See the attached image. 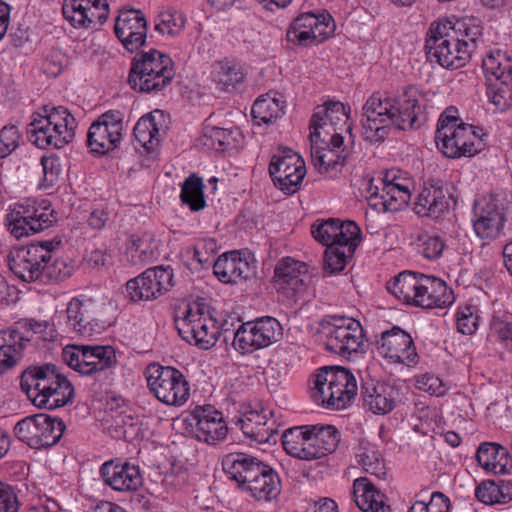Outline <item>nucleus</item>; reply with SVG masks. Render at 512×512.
<instances>
[{
  "label": "nucleus",
  "mask_w": 512,
  "mask_h": 512,
  "mask_svg": "<svg viewBox=\"0 0 512 512\" xmlns=\"http://www.w3.org/2000/svg\"><path fill=\"white\" fill-rule=\"evenodd\" d=\"M482 31L480 21L474 17L453 16L433 22L425 43L428 60L450 70L464 67L475 51Z\"/></svg>",
  "instance_id": "nucleus-1"
},
{
  "label": "nucleus",
  "mask_w": 512,
  "mask_h": 512,
  "mask_svg": "<svg viewBox=\"0 0 512 512\" xmlns=\"http://www.w3.org/2000/svg\"><path fill=\"white\" fill-rule=\"evenodd\" d=\"M416 95L404 93L394 97L387 93L375 92L362 107V134L370 143H381L392 128L408 130L414 128L420 113Z\"/></svg>",
  "instance_id": "nucleus-2"
},
{
  "label": "nucleus",
  "mask_w": 512,
  "mask_h": 512,
  "mask_svg": "<svg viewBox=\"0 0 512 512\" xmlns=\"http://www.w3.org/2000/svg\"><path fill=\"white\" fill-rule=\"evenodd\" d=\"M222 469L239 488L259 501H272L281 492L278 473L252 455L228 453L222 458Z\"/></svg>",
  "instance_id": "nucleus-3"
},
{
  "label": "nucleus",
  "mask_w": 512,
  "mask_h": 512,
  "mask_svg": "<svg viewBox=\"0 0 512 512\" xmlns=\"http://www.w3.org/2000/svg\"><path fill=\"white\" fill-rule=\"evenodd\" d=\"M387 291L404 304L423 309L446 308L455 301L453 290L442 279L404 271L387 282Z\"/></svg>",
  "instance_id": "nucleus-4"
},
{
  "label": "nucleus",
  "mask_w": 512,
  "mask_h": 512,
  "mask_svg": "<svg viewBox=\"0 0 512 512\" xmlns=\"http://www.w3.org/2000/svg\"><path fill=\"white\" fill-rule=\"evenodd\" d=\"M61 239L31 243L14 247L8 255L9 269L24 282H35L45 275L50 280L62 281L64 261L58 258L50 264Z\"/></svg>",
  "instance_id": "nucleus-5"
},
{
  "label": "nucleus",
  "mask_w": 512,
  "mask_h": 512,
  "mask_svg": "<svg viewBox=\"0 0 512 512\" xmlns=\"http://www.w3.org/2000/svg\"><path fill=\"white\" fill-rule=\"evenodd\" d=\"M456 114L457 109L448 107L439 117L435 131L436 146L448 158L474 156L484 146L482 129L461 122Z\"/></svg>",
  "instance_id": "nucleus-6"
},
{
  "label": "nucleus",
  "mask_w": 512,
  "mask_h": 512,
  "mask_svg": "<svg viewBox=\"0 0 512 512\" xmlns=\"http://www.w3.org/2000/svg\"><path fill=\"white\" fill-rule=\"evenodd\" d=\"M353 372L341 366H325L318 370L310 388L312 400L327 409L345 408L357 395Z\"/></svg>",
  "instance_id": "nucleus-7"
},
{
  "label": "nucleus",
  "mask_w": 512,
  "mask_h": 512,
  "mask_svg": "<svg viewBox=\"0 0 512 512\" xmlns=\"http://www.w3.org/2000/svg\"><path fill=\"white\" fill-rule=\"evenodd\" d=\"M174 75L171 58L158 50L151 49L133 59L128 84L137 92H158L172 81Z\"/></svg>",
  "instance_id": "nucleus-8"
},
{
  "label": "nucleus",
  "mask_w": 512,
  "mask_h": 512,
  "mask_svg": "<svg viewBox=\"0 0 512 512\" xmlns=\"http://www.w3.org/2000/svg\"><path fill=\"white\" fill-rule=\"evenodd\" d=\"M63 383L64 375L51 363L30 366L20 378L22 391L39 408L52 409L64 406V398L56 397Z\"/></svg>",
  "instance_id": "nucleus-9"
},
{
  "label": "nucleus",
  "mask_w": 512,
  "mask_h": 512,
  "mask_svg": "<svg viewBox=\"0 0 512 512\" xmlns=\"http://www.w3.org/2000/svg\"><path fill=\"white\" fill-rule=\"evenodd\" d=\"M180 336L200 349H209L216 344L220 334L217 321L205 303L193 302L187 305L183 316L175 320Z\"/></svg>",
  "instance_id": "nucleus-10"
},
{
  "label": "nucleus",
  "mask_w": 512,
  "mask_h": 512,
  "mask_svg": "<svg viewBox=\"0 0 512 512\" xmlns=\"http://www.w3.org/2000/svg\"><path fill=\"white\" fill-rule=\"evenodd\" d=\"M147 386L155 397L170 406L184 405L190 396V386L178 369L151 363L145 370Z\"/></svg>",
  "instance_id": "nucleus-11"
},
{
  "label": "nucleus",
  "mask_w": 512,
  "mask_h": 512,
  "mask_svg": "<svg viewBox=\"0 0 512 512\" xmlns=\"http://www.w3.org/2000/svg\"><path fill=\"white\" fill-rule=\"evenodd\" d=\"M322 327L328 351L342 357H349L363 349L365 334L358 320L334 315Z\"/></svg>",
  "instance_id": "nucleus-12"
},
{
  "label": "nucleus",
  "mask_w": 512,
  "mask_h": 512,
  "mask_svg": "<svg viewBox=\"0 0 512 512\" xmlns=\"http://www.w3.org/2000/svg\"><path fill=\"white\" fill-rule=\"evenodd\" d=\"M283 337L281 323L272 316H262L241 323L234 332L232 345L241 354H249L280 341Z\"/></svg>",
  "instance_id": "nucleus-13"
},
{
  "label": "nucleus",
  "mask_w": 512,
  "mask_h": 512,
  "mask_svg": "<svg viewBox=\"0 0 512 512\" xmlns=\"http://www.w3.org/2000/svg\"><path fill=\"white\" fill-rule=\"evenodd\" d=\"M471 221L478 238L494 241L503 234L506 209L496 195H481L474 200Z\"/></svg>",
  "instance_id": "nucleus-14"
},
{
  "label": "nucleus",
  "mask_w": 512,
  "mask_h": 512,
  "mask_svg": "<svg viewBox=\"0 0 512 512\" xmlns=\"http://www.w3.org/2000/svg\"><path fill=\"white\" fill-rule=\"evenodd\" d=\"M268 170L275 187L286 195L299 191L306 175L304 159L289 148H280L272 156Z\"/></svg>",
  "instance_id": "nucleus-15"
},
{
  "label": "nucleus",
  "mask_w": 512,
  "mask_h": 512,
  "mask_svg": "<svg viewBox=\"0 0 512 512\" xmlns=\"http://www.w3.org/2000/svg\"><path fill=\"white\" fill-rule=\"evenodd\" d=\"M335 30V23L329 13H302L296 17L286 32L289 43L297 46L319 44L328 39Z\"/></svg>",
  "instance_id": "nucleus-16"
},
{
  "label": "nucleus",
  "mask_w": 512,
  "mask_h": 512,
  "mask_svg": "<svg viewBox=\"0 0 512 512\" xmlns=\"http://www.w3.org/2000/svg\"><path fill=\"white\" fill-rule=\"evenodd\" d=\"M380 185H371L368 205L376 212H396L402 210L409 202L411 193L407 181L397 177L394 172H387L380 180Z\"/></svg>",
  "instance_id": "nucleus-17"
},
{
  "label": "nucleus",
  "mask_w": 512,
  "mask_h": 512,
  "mask_svg": "<svg viewBox=\"0 0 512 512\" xmlns=\"http://www.w3.org/2000/svg\"><path fill=\"white\" fill-rule=\"evenodd\" d=\"M66 364L83 375L104 371L116 364L112 346L66 345Z\"/></svg>",
  "instance_id": "nucleus-18"
},
{
  "label": "nucleus",
  "mask_w": 512,
  "mask_h": 512,
  "mask_svg": "<svg viewBox=\"0 0 512 512\" xmlns=\"http://www.w3.org/2000/svg\"><path fill=\"white\" fill-rule=\"evenodd\" d=\"M174 273L170 266H156L146 269L126 284L129 298L134 302L151 301L168 292L173 283Z\"/></svg>",
  "instance_id": "nucleus-19"
},
{
  "label": "nucleus",
  "mask_w": 512,
  "mask_h": 512,
  "mask_svg": "<svg viewBox=\"0 0 512 512\" xmlns=\"http://www.w3.org/2000/svg\"><path fill=\"white\" fill-rule=\"evenodd\" d=\"M311 142V158L316 170L330 178L337 176L349 157L344 146L341 133L331 134V137L320 136L319 141Z\"/></svg>",
  "instance_id": "nucleus-20"
},
{
  "label": "nucleus",
  "mask_w": 512,
  "mask_h": 512,
  "mask_svg": "<svg viewBox=\"0 0 512 512\" xmlns=\"http://www.w3.org/2000/svg\"><path fill=\"white\" fill-rule=\"evenodd\" d=\"M377 350L390 363L410 367L417 365L419 361L411 335L397 326L381 334L377 341Z\"/></svg>",
  "instance_id": "nucleus-21"
},
{
  "label": "nucleus",
  "mask_w": 512,
  "mask_h": 512,
  "mask_svg": "<svg viewBox=\"0 0 512 512\" xmlns=\"http://www.w3.org/2000/svg\"><path fill=\"white\" fill-rule=\"evenodd\" d=\"M189 424L195 438L209 445L223 441L228 433L222 413L210 405L197 406L189 417Z\"/></svg>",
  "instance_id": "nucleus-22"
},
{
  "label": "nucleus",
  "mask_w": 512,
  "mask_h": 512,
  "mask_svg": "<svg viewBox=\"0 0 512 512\" xmlns=\"http://www.w3.org/2000/svg\"><path fill=\"white\" fill-rule=\"evenodd\" d=\"M61 106L53 107L48 111L47 107H44V114L34 113L32 115V121L28 125L27 134L30 141L41 149H45L49 146L61 149L64 147V137L60 125L55 121V114H59Z\"/></svg>",
  "instance_id": "nucleus-23"
},
{
  "label": "nucleus",
  "mask_w": 512,
  "mask_h": 512,
  "mask_svg": "<svg viewBox=\"0 0 512 512\" xmlns=\"http://www.w3.org/2000/svg\"><path fill=\"white\" fill-rule=\"evenodd\" d=\"M147 31V21L145 15L140 10H120L115 20L114 32L127 51L135 52L143 46L146 41Z\"/></svg>",
  "instance_id": "nucleus-24"
},
{
  "label": "nucleus",
  "mask_w": 512,
  "mask_h": 512,
  "mask_svg": "<svg viewBox=\"0 0 512 512\" xmlns=\"http://www.w3.org/2000/svg\"><path fill=\"white\" fill-rule=\"evenodd\" d=\"M311 234L317 242L327 248L361 239V229L354 221H341L335 218L316 220L311 225Z\"/></svg>",
  "instance_id": "nucleus-25"
},
{
  "label": "nucleus",
  "mask_w": 512,
  "mask_h": 512,
  "mask_svg": "<svg viewBox=\"0 0 512 512\" xmlns=\"http://www.w3.org/2000/svg\"><path fill=\"white\" fill-rule=\"evenodd\" d=\"M349 117L345 106L341 102H327L322 111L315 112L310 120V141H319L320 136L331 137V134L341 133L342 130L350 131L351 127L346 126Z\"/></svg>",
  "instance_id": "nucleus-26"
},
{
  "label": "nucleus",
  "mask_w": 512,
  "mask_h": 512,
  "mask_svg": "<svg viewBox=\"0 0 512 512\" xmlns=\"http://www.w3.org/2000/svg\"><path fill=\"white\" fill-rule=\"evenodd\" d=\"M235 424L243 434L258 443L276 442L278 425L273 412L268 409L249 410L237 418Z\"/></svg>",
  "instance_id": "nucleus-27"
},
{
  "label": "nucleus",
  "mask_w": 512,
  "mask_h": 512,
  "mask_svg": "<svg viewBox=\"0 0 512 512\" xmlns=\"http://www.w3.org/2000/svg\"><path fill=\"white\" fill-rule=\"evenodd\" d=\"M104 483L118 492L136 491L142 485V475L137 465L128 461H106L100 467Z\"/></svg>",
  "instance_id": "nucleus-28"
},
{
  "label": "nucleus",
  "mask_w": 512,
  "mask_h": 512,
  "mask_svg": "<svg viewBox=\"0 0 512 512\" xmlns=\"http://www.w3.org/2000/svg\"><path fill=\"white\" fill-rule=\"evenodd\" d=\"M71 10L66 21L75 29L88 30L103 25L109 15L107 0H71Z\"/></svg>",
  "instance_id": "nucleus-29"
},
{
  "label": "nucleus",
  "mask_w": 512,
  "mask_h": 512,
  "mask_svg": "<svg viewBox=\"0 0 512 512\" xmlns=\"http://www.w3.org/2000/svg\"><path fill=\"white\" fill-rule=\"evenodd\" d=\"M363 404L374 414L385 415L390 413L399 400V389L384 382H363L361 387Z\"/></svg>",
  "instance_id": "nucleus-30"
},
{
  "label": "nucleus",
  "mask_w": 512,
  "mask_h": 512,
  "mask_svg": "<svg viewBox=\"0 0 512 512\" xmlns=\"http://www.w3.org/2000/svg\"><path fill=\"white\" fill-rule=\"evenodd\" d=\"M450 207V195L440 181L424 186L414 202V211L420 217L438 218Z\"/></svg>",
  "instance_id": "nucleus-31"
},
{
  "label": "nucleus",
  "mask_w": 512,
  "mask_h": 512,
  "mask_svg": "<svg viewBox=\"0 0 512 512\" xmlns=\"http://www.w3.org/2000/svg\"><path fill=\"white\" fill-rule=\"evenodd\" d=\"M308 272L304 262L285 257L278 262L274 271V282L278 292L294 297L304 287L303 276Z\"/></svg>",
  "instance_id": "nucleus-32"
},
{
  "label": "nucleus",
  "mask_w": 512,
  "mask_h": 512,
  "mask_svg": "<svg viewBox=\"0 0 512 512\" xmlns=\"http://www.w3.org/2000/svg\"><path fill=\"white\" fill-rule=\"evenodd\" d=\"M306 431L309 433V445L312 447L308 451L307 461L317 460L333 453L340 442V432L333 425H307Z\"/></svg>",
  "instance_id": "nucleus-33"
},
{
  "label": "nucleus",
  "mask_w": 512,
  "mask_h": 512,
  "mask_svg": "<svg viewBox=\"0 0 512 512\" xmlns=\"http://www.w3.org/2000/svg\"><path fill=\"white\" fill-rule=\"evenodd\" d=\"M213 272L225 284L247 279L252 273L249 262L238 251L224 253L213 264Z\"/></svg>",
  "instance_id": "nucleus-34"
},
{
  "label": "nucleus",
  "mask_w": 512,
  "mask_h": 512,
  "mask_svg": "<svg viewBox=\"0 0 512 512\" xmlns=\"http://www.w3.org/2000/svg\"><path fill=\"white\" fill-rule=\"evenodd\" d=\"M476 458L483 469L494 475L508 474L512 469V457L508 449L498 443H482Z\"/></svg>",
  "instance_id": "nucleus-35"
},
{
  "label": "nucleus",
  "mask_w": 512,
  "mask_h": 512,
  "mask_svg": "<svg viewBox=\"0 0 512 512\" xmlns=\"http://www.w3.org/2000/svg\"><path fill=\"white\" fill-rule=\"evenodd\" d=\"M353 498L362 512H392L386 496L366 477L354 480Z\"/></svg>",
  "instance_id": "nucleus-36"
},
{
  "label": "nucleus",
  "mask_w": 512,
  "mask_h": 512,
  "mask_svg": "<svg viewBox=\"0 0 512 512\" xmlns=\"http://www.w3.org/2000/svg\"><path fill=\"white\" fill-rule=\"evenodd\" d=\"M210 75L216 86L226 92L235 90L245 79L243 66L240 62L231 58L215 61Z\"/></svg>",
  "instance_id": "nucleus-37"
},
{
  "label": "nucleus",
  "mask_w": 512,
  "mask_h": 512,
  "mask_svg": "<svg viewBox=\"0 0 512 512\" xmlns=\"http://www.w3.org/2000/svg\"><path fill=\"white\" fill-rule=\"evenodd\" d=\"M164 114L154 110L142 116L134 127L135 139L147 150H153L160 141L163 132Z\"/></svg>",
  "instance_id": "nucleus-38"
},
{
  "label": "nucleus",
  "mask_w": 512,
  "mask_h": 512,
  "mask_svg": "<svg viewBox=\"0 0 512 512\" xmlns=\"http://www.w3.org/2000/svg\"><path fill=\"white\" fill-rule=\"evenodd\" d=\"M154 237L149 233L131 234L126 240V261L133 266H144L156 258Z\"/></svg>",
  "instance_id": "nucleus-39"
},
{
  "label": "nucleus",
  "mask_w": 512,
  "mask_h": 512,
  "mask_svg": "<svg viewBox=\"0 0 512 512\" xmlns=\"http://www.w3.org/2000/svg\"><path fill=\"white\" fill-rule=\"evenodd\" d=\"M2 340L12 347L15 355L21 359L23 351L29 347H39L37 336H34L32 318H22L16 321L11 327L2 330Z\"/></svg>",
  "instance_id": "nucleus-40"
},
{
  "label": "nucleus",
  "mask_w": 512,
  "mask_h": 512,
  "mask_svg": "<svg viewBox=\"0 0 512 512\" xmlns=\"http://www.w3.org/2000/svg\"><path fill=\"white\" fill-rule=\"evenodd\" d=\"M482 70L487 83L512 81V57L500 49L491 50L482 59Z\"/></svg>",
  "instance_id": "nucleus-41"
},
{
  "label": "nucleus",
  "mask_w": 512,
  "mask_h": 512,
  "mask_svg": "<svg viewBox=\"0 0 512 512\" xmlns=\"http://www.w3.org/2000/svg\"><path fill=\"white\" fill-rule=\"evenodd\" d=\"M30 218L27 215L23 201H20L9 206L5 216V225L10 234L15 238L28 237L39 233Z\"/></svg>",
  "instance_id": "nucleus-42"
},
{
  "label": "nucleus",
  "mask_w": 512,
  "mask_h": 512,
  "mask_svg": "<svg viewBox=\"0 0 512 512\" xmlns=\"http://www.w3.org/2000/svg\"><path fill=\"white\" fill-rule=\"evenodd\" d=\"M122 136L112 132L100 122H94L87 134V144L93 153L104 155L114 150L120 143Z\"/></svg>",
  "instance_id": "nucleus-43"
},
{
  "label": "nucleus",
  "mask_w": 512,
  "mask_h": 512,
  "mask_svg": "<svg viewBox=\"0 0 512 512\" xmlns=\"http://www.w3.org/2000/svg\"><path fill=\"white\" fill-rule=\"evenodd\" d=\"M356 459L366 473L378 479L386 477L387 469L383 456L375 445L369 442H361L356 451Z\"/></svg>",
  "instance_id": "nucleus-44"
},
{
  "label": "nucleus",
  "mask_w": 512,
  "mask_h": 512,
  "mask_svg": "<svg viewBox=\"0 0 512 512\" xmlns=\"http://www.w3.org/2000/svg\"><path fill=\"white\" fill-rule=\"evenodd\" d=\"M307 425L291 427L284 431L281 436L284 450L292 457L308 460V451L312 448L309 445V433Z\"/></svg>",
  "instance_id": "nucleus-45"
},
{
  "label": "nucleus",
  "mask_w": 512,
  "mask_h": 512,
  "mask_svg": "<svg viewBox=\"0 0 512 512\" xmlns=\"http://www.w3.org/2000/svg\"><path fill=\"white\" fill-rule=\"evenodd\" d=\"M360 242L361 239H358V241L342 242L340 245L326 248L323 264L324 271L328 274L341 272L348 260L352 258Z\"/></svg>",
  "instance_id": "nucleus-46"
},
{
  "label": "nucleus",
  "mask_w": 512,
  "mask_h": 512,
  "mask_svg": "<svg viewBox=\"0 0 512 512\" xmlns=\"http://www.w3.org/2000/svg\"><path fill=\"white\" fill-rule=\"evenodd\" d=\"M27 215L39 232H42L57 222L56 212L50 201L46 199L27 198L22 200Z\"/></svg>",
  "instance_id": "nucleus-47"
},
{
  "label": "nucleus",
  "mask_w": 512,
  "mask_h": 512,
  "mask_svg": "<svg viewBox=\"0 0 512 512\" xmlns=\"http://www.w3.org/2000/svg\"><path fill=\"white\" fill-rule=\"evenodd\" d=\"M475 496L486 505L508 503L512 500V483L483 481L476 487Z\"/></svg>",
  "instance_id": "nucleus-48"
},
{
  "label": "nucleus",
  "mask_w": 512,
  "mask_h": 512,
  "mask_svg": "<svg viewBox=\"0 0 512 512\" xmlns=\"http://www.w3.org/2000/svg\"><path fill=\"white\" fill-rule=\"evenodd\" d=\"M284 107V101L266 94L254 102L251 114L257 124H270L284 113Z\"/></svg>",
  "instance_id": "nucleus-49"
},
{
  "label": "nucleus",
  "mask_w": 512,
  "mask_h": 512,
  "mask_svg": "<svg viewBox=\"0 0 512 512\" xmlns=\"http://www.w3.org/2000/svg\"><path fill=\"white\" fill-rule=\"evenodd\" d=\"M181 201L189 206L192 211H200L205 208L203 180L195 174L190 175L181 185Z\"/></svg>",
  "instance_id": "nucleus-50"
},
{
  "label": "nucleus",
  "mask_w": 512,
  "mask_h": 512,
  "mask_svg": "<svg viewBox=\"0 0 512 512\" xmlns=\"http://www.w3.org/2000/svg\"><path fill=\"white\" fill-rule=\"evenodd\" d=\"M239 134L238 129L208 127L202 136V143L210 149L224 152L236 146V135Z\"/></svg>",
  "instance_id": "nucleus-51"
},
{
  "label": "nucleus",
  "mask_w": 512,
  "mask_h": 512,
  "mask_svg": "<svg viewBox=\"0 0 512 512\" xmlns=\"http://www.w3.org/2000/svg\"><path fill=\"white\" fill-rule=\"evenodd\" d=\"M15 437L27 444L32 449L42 448L40 432V421H38V414L28 416L16 423L13 429Z\"/></svg>",
  "instance_id": "nucleus-52"
},
{
  "label": "nucleus",
  "mask_w": 512,
  "mask_h": 512,
  "mask_svg": "<svg viewBox=\"0 0 512 512\" xmlns=\"http://www.w3.org/2000/svg\"><path fill=\"white\" fill-rule=\"evenodd\" d=\"M486 95L490 104L497 112H505L512 108V80L487 83Z\"/></svg>",
  "instance_id": "nucleus-53"
},
{
  "label": "nucleus",
  "mask_w": 512,
  "mask_h": 512,
  "mask_svg": "<svg viewBox=\"0 0 512 512\" xmlns=\"http://www.w3.org/2000/svg\"><path fill=\"white\" fill-rule=\"evenodd\" d=\"M42 448L57 444L64 434V422L60 418H53L46 414H38Z\"/></svg>",
  "instance_id": "nucleus-54"
},
{
  "label": "nucleus",
  "mask_w": 512,
  "mask_h": 512,
  "mask_svg": "<svg viewBox=\"0 0 512 512\" xmlns=\"http://www.w3.org/2000/svg\"><path fill=\"white\" fill-rule=\"evenodd\" d=\"M186 17L177 10L161 12L155 21V30L162 35L177 36L185 27Z\"/></svg>",
  "instance_id": "nucleus-55"
},
{
  "label": "nucleus",
  "mask_w": 512,
  "mask_h": 512,
  "mask_svg": "<svg viewBox=\"0 0 512 512\" xmlns=\"http://www.w3.org/2000/svg\"><path fill=\"white\" fill-rule=\"evenodd\" d=\"M458 332L464 335H472L478 327V307L472 304L461 305L455 313Z\"/></svg>",
  "instance_id": "nucleus-56"
},
{
  "label": "nucleus",
  "mask_w": 512,
  "mask_h": 512,
  "mask_svg": "<svg viewBox=\"0 0 512 512\" xmlns=\"http://www.w3.org/2000/svg\"><path fill=\"white\" fill-rule=\"evenodd\" d=\"M87 304L85 301L76 297L73 298L66 307L67 323L75 332L82 333L88 324Z\"/></svg>",
  "instance_id": "nucleus-57"
},
{
  "label": "nucleus",
  "mask_w": 512,
  "mask_h": 512,
  "mask_svg": "<svg viewBox=\"0 0 512 512\" xmlns=\"http://www.w3.org/2000/svg\"><path fill=\"white\" fill-rule=\"evenodd\" d=\"M22 134L13 124L5 125L0 130V159H4L16 151L22 142Z\"/></svg>",
  "instance_id": "nucleus-58"
},
{
  "label": "nucleus",
  "mask_w": 512,
  "mask_h": 512,
  "mask_svg": "<svg viewBox=\"0 0 512 512\" xmlns=\"http://www.w3.org/2000/svg\"><path fill=\"white\" fill-rule=\"evenodd\" d=\"M43 167V180L40 183L42 188L48 189L54 186L62 173V162L60 156L52 153L49 156H44L41 159Z\"/></svg>",
  "instance_id": "nucleus-59"
},
{
  "label": "nucleus",
  "mask_w": 512,
  "mask_h": 512,
  "mask_svg": "<svg viewBox=\"0 0 512 512\" xmlns=\"http://www.w3.org/2000/svg\"><path fill=\"white\" fill-rule=\"evenodd\" d=\"M511 315L506 311L494 312L491 322L490 329L497 335V339L503 346L506 345L508 339L512 335V321Z\"/></svg>",
  "instance_id": "nucleus-60"
},
{
  "label": "nucleus",
  "mask_w": 512,
  "mask_h": 512,
  "mask_svg": "<svg viewBox=\"0 0 512 512\" xmlns=\"http://www.w3.org/2000/svg\"><path fill=\"white\" fill-rule=\"evenodd\" d=\"M450 499L442 492H433L428 503L416 501L410 512H449Z\"/></svg>",
  "instance_id": "nucleus-61"
},
{
  "label": "nucleus",
  "mask_w": 512,
  "mask_h": 512,
  "mask_svg": "<svg viewBox=\"0 0 512 512\" xmlns=\"http://www.w3.org/2000/svg\"><path fill=\"white\" fill-rule=\"evenodd\" d=\"M421 254L428 260L439 259L446 248L444 237L437 234H428L421 239Z\"/></svg>",
  "instance_id": "nucleus-62"
},
{
  "label": "nucleus",
  "mask_w": 512,
  "mask_h": 512,
  "mask_svg": "<svg viewBox=\"0 0 512 512\" xmlns=\"http://www.w3.org/2000/svg\"><path fill=\"white\" fill-rule=\"evenodd\" d=\"M415 386L417 389L427 392L432 396L439 397L445 393L442 380L431 373L415 376Z\"/></svg>",
  "instance_id": "nucleus-63"
},
{
  "label": "nucleus",
  "mask_w": 512,
  "mask_h": 512,
  "mask_svg": "<svg viewBox=\"0 0 512 512\" xmlns=\"http://www.w3.org/2000/svg\"><path fill=\"white\" fill-rule=\"evenodd\" d=\"M32 327L34 336H37L36 338L39 347L56 339L57 331L54 324H51L49 321L36 320L35 318H32Z\"/></svg>",
  "instance_id": "nucleus-64"
}]
</instances>
